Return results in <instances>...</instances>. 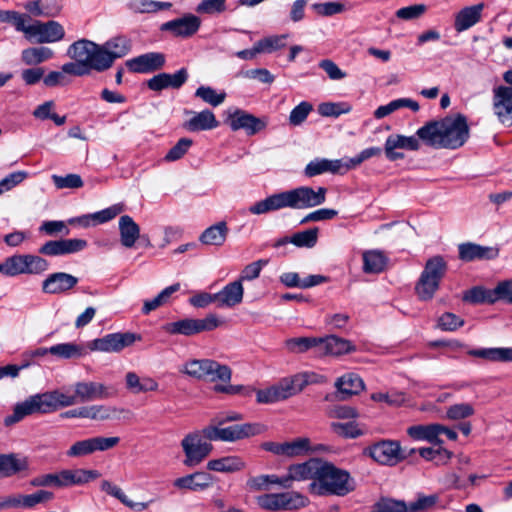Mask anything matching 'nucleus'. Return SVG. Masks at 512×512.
I'll return each instance as SVG.
<instances>
[{
  "instance_id": "f257e3e1",
  "label": "nucleus",
  "mask_w": 512,
  "mask_h": 512,
  "mask_svg": "<svg viewBox=\"0 0 512 512\" xmlns=\"http://www.w3.org/2000/svg\"><path fill=\"white\" fill-rule=\"evenodd\" d=\"M416 135L428 146L458 149L468 140L470 129L467 118L463 114H456L426 123L417 130Z\"/></svg>"
},
{
  "instance_id": "f03ea898",
  "label": "nucleus",
  "mask_w": 512,
  "mask_h": 512,
  "mask_svg": "<svg viewBox=\"0 0 512 512\" xmlns=\"http://www.w3.org/2000/svg\"><path fill=\"white\" fill-rule=\"evenodd\" d=\"M327 189L318 187L314 190L309 186H300L291 190L274 193L249 207L254 215L266 214L284 208L308 209L323 204L326 200Z\"/></svg>"
},
{
  "instance_id": "7ed1b4c3",
  "label": "nucleus",
  "mask_w": 512,
  "mask_h": 512,
  "mask_svg": "<svg viewBox=\"0 0 512 512\" xmlns=\"http://www.w3.org/2000/svg\"><path fill=\"white\" fill-rule=\"evenodd\" d=\"M355 487V480L348 471L321 460L316 481L309 484L308 490L316 496L343 497L353 492Z\"/></svg>"
},
{
  "instance_id": "20e7f679",
  "label": "nucleus",
  "mask_w": 512,
  "mask_h": 512,
  "mask_svg": "<svg viewBox=\"0 0 512 512\" xmlns=\"http://www.w3.org/2000/svg\"><path fill=\"white\" fill-rule=\"evenodd\" d=\"M319 378L314 372H300L284 377L275 385L257 390L256 401L260 404H271L286 400L300 393L306 386L319 383Z\"/></svg>"
},
{
  "instance_id": "39448f33",
  "label": "nucleus",
  "mask_w": 512,
  "mask_h": 512,
  "mask_svg": "<svg viewBox=\"0 0 512 512\" xmlns=\"http://www.w3.org/2000/svg\"><path fill=\"white\" fill-rule=\"evenodd\" d=\"M447 270V262L440 255L433 256L426 261L415 285V293L421 301H429L434 297Z\"/></svg>"
},
{
  "instance_id": "423d86ee",
  "label": "nucleus",
  "mask_w": 512,
  "mask_h": 512,
  "mask_svg": "<svg viewBox=\"0 0 512 512\" xmlns=\"http://www.w3.org/2000/svg\"><path fill=\"white\" fill-rule=\"evenodd\" d=\"M179 372L197 380L210 382L222 381L227 383L232 376L229 366L212 359L188 360L179 368Z\"/></svg>"
},
{
  "instance_id": "0eeeda50",
  "label": "nucleus",
  "mask_w": 512,
  "mask_h": 512,
  "mask_svg": "<svg viewBox=\"0 0 512 512\" xmlns=\"http://www.w3.org/2000/svg\"><path fill=\"white\" fill-rule=\"evenodd\" d=\"M67 56L84 64L91 70L97 72L105 71L106 63L104 53L101 52L100 45L88 39H79L73 42L67 49Z\"/></svg>"
},
{
  "instance_id": "6e6552de",
  "label": "nucleus",
  "mask_w": 512,
  "mask_h": 512,
  "mask_svg": "<svg viewBox=\"0 0 512 512\" xmlns=\"http://www.w3.org/2000/svg\"><path fill=\"white\" fill-rule=\"evenodd\" d=\"M221 321L215 314H208L203 319L184 318L167 323L163 330L170 335L193 336L205 331H212L221 325Z\"/></svg>"
},
{
  "instance_id": "1a4fd4ad",
  "label": "nucleus",
  "mask_w": 512,
  "mask_h": 512,
  "mask_svg": "<svg viewBox=\"0 0 512 512\" xmlns=\"http://www.w3.org/2000/svg\"><path fill=\"white\" fill-rule=\"evenodd\" d=\"M22 33L28 41L39 44L59 42L65 37L64 27L54 20L47 22L36 20L31 24L24 23Z\"/></svg>"
},
{
  "instance_id": "9d476101",
  "label": "nucleus",
  "mask_w": 512,
  "mask_h": 512,
  "mask_svg": "<svg viewBox=\"0 0 512 512\" xmlns=\"http://www.w3.org/2000/svg\"><path fill=\"white\" fill-rule=\"evenodd\" d=\"M181 447L185 455L183 464L187 467L199 465L212 451L210 442L203 440L200 432H191L181 440Z\"/></svg>"
},
{
  "instance_id": "9b49d317",
  "label": "nucleus",
  "mask_w": 512,
  "mask_h": 512,
  "mask_svg": "<svg viewBox=\"0 0 512 512\" xmlns=\"http://www.w3.org/2000/svg\"><path fill=\"white\" fill-rule=\"evenodd\" d=\"M365 453L382 465H395L406 458L399 442L393 440L377 442L366 448Z\"/></svg>"
},
{
  "instance_id": "f8f14e48",
  "label": "nucleus",
  "mask_w": 512,
  "mask_h": 512,
  "mask_svg": "<svg viewBox=\"0 0 512 512\" xmlns=\"http://www.w3.org/2000/svg\"><path fill=\"white\" fill-rule=\"evenodd\" d=\"M45 405L46 403L43 402L41 393L31 395L24 401L15 404L13 413L4 418L3 424L6 427H11L22 421L25 417L35 414H47Z\"/></svg>"
},
{
  "instance_id": "ddd939ff",
  "label": "nucleus",
  "mask_w": 512,
  "mask_h": 512,
  "mask_svg": "<svg viewBox=\"0 0 512 512\" xmlns=\"http://www.w3.org/2000/svg\"><path fill=\"white\" fill-rule=\"evenodd\" d=\"M492 109L505 127L512 126V87L500 85L493 89Z\"/></svg>"
},
{
  "instance_id": "4468645a",
  "label": "nucleus",
  "mask_w": 512,
  "mask_h": 512,
  "mask_svg": "<svg viewBox=\"0 0 512 512\" xmlns=\"http://www.w3.org/2000/svg\"><path fill=\"white\" fill-rule=\"evenodd\" d=\"M140 336L134 333H111L102 338H97L88 344L92 351L119 352L125 347L132 345Z\"/></svg>"
},
{
  "instance_id": "2eb2a0df",
  "label": "nucleus",
  "mask_w": 512,
  "mask_h": 512,
  "mask_svg": "<svg viewBox=\"0 0 512 512\" xmlns=\"http://www.w3.org/2000/svg\"><path fill=\"white\" fill-rule=\"evenodd\" d=\"M79 279L66 272H54L49 274L42 282L41 289L45 294L66 295L73 290Z\"/></svg>"
},
{
  "instance_id": "dca6fc26",
  "label": "nucleus",
  "mask_w": 512,
  "mask_h": 512,
  "mask_svg": "<svg viewBox=\"0 0 512 512\" xmlns=\"http://www.w3.org/2000/svg\"><path fill=\"white\" fill-rule=\"evenodd\" d=\"M88 243L84 239L50 240L39 248V253L45 256L56 257L74 254L84 250Z\"/></svg>"
},
{
  "instance_id": "f3484780",
  "label": "nucleus",
  "mask_w": 512,
  "mask_h": 512,
  "mask_svg": "<svg viewBox=\"0 0 512 512\" xmlns=\"http://www.w3.org/2000/svg\"><path fill=\"white\" fill-rule=\"evenodd\" d=\"M201 26V19L194 14H185L181 18L165 22L162 31H169L176 37L189 38L196 34Z\"/></svg>"
},
{
  "instance_id": "a211bd4d",
  "label": "nucleus",
  "mask_w": 512,
  "mask_h": 512,
  "mask_svg": "<svg viewBox=\"0 0 512 512\" xmlns=\"http://www.w3.org/2000/svg\"><path fill=\"white\" fill-rule=\"evenodd\" d=\"M101 476L94 469H62L58 471L59 489L88 484Z\"/></svg>"
},
{
  "instance_id": "6ab92c4d",
  "label": "nucleus",
  "mask_w": 512,
  "mask_h": 512,
  "mask_svg": "<svg viewBox=\"0 0 512 512\" xmlns=\"http://www.w3.org/2000/svg\"><path fill=\"white\" fill-rule=\"evenodd\" d=\"M165 55L160 52H149L126 61V67L134 73H152L165 65Z\"/></svg>"
},
{
  "instance_id": "aec40b11",
  "label": "nucleus",
  "mask_w": 512,
  "mask_h": 512,
  "mask_svg": "<svg viewBox=\"0 0 512 512\" xmlns=\"http://www.w3.org/2000/svg\"><path fill=\"white\" fill-rule=\"evenodd\" d=\"M419 137L415 136H404V135H390L387 137L385 142V154L390 161H396L403 159L404 154L396 152L395 149H406L416 151L420 148Z\"/></svg>"
},
{
  "instance_id": "412c9836",
  "label": "nucleus",
  "mask_w": 512,
  "mask_h": 512,
  "mask_svg": "<svg viewBox=\"0 0 512 512\" xmlns=\"http://www.w3.org/2000/svg\"><path fill=\"white\" fill-rule=\"evenodd\" d=\"M74 392L78 403L107 399L112 395L106 385L93 381H80L75 383Z\"/></svg>"
},
{
  "instance_id": "4be33fe9",
  "label": "nucleus",
  "mask_w": 512,
  "mask_h": 512,
  "mask_svg": "<svg viewBox=\"0 0 512 512\" xmlns=\"http://www.w3.org/2000/svg\"><path fill=\"white\" fill-rule=\"evenodd\" d=\"M459 259L465 262L475 260H492L498 257L499 249L494 246H482L472 242L462 243L458 246Z\"/></svg>"
},
{
  "instance_id": "5701e85b",
  "label": "nucleus",
  "mask_w": 512,
  "mask_h": 512,
  "mask_svg": "<svg viewBox=\"0 0 512 512\" xmlns=\"http://www.w3.org/2000/svg\"><path fill=\"white\" fill-rule=\"evenodd\" d=\"M229 125L233 131L243 129L248 135H254L266 126L260 118L240 109L229 116Z\"/></svg>"
},
{
  "instance_id": "b1692460",
  "label": "nucleus",
  "mask_w": 512,
  "mask_h": 512,
  "mask_svg": "<svg viewBox=\"0 0 512 512\" xmlns=\"http://www.w3.org/2000/svg\"><path fill=\"white\" fill-rule=\"evenodd\" d=\"M101 52L104 53L106 63L105 71L112 67L114 61L118 58L124 57L131 49V42L128 38L123 36L114 37L104 44L100 45Z\"/></svg>"
},
{
  "instance_id": "393cba45",
  "label": "nucleus",
  "mask_w": 512,
  "mask_h": 512,
  "mask_svg": "<svg viewBox=\"0 0 512 512\" xmlns=\"http://www.w3.org/2000/svg\"><path fill=\"white\" fill-rule=\"evenodd\" d=\"M29 469L30 461L27 456L17 453L0 454V477L7 478L27 473Z\"/></svg>"
},
{
  "instance_id": "a878e982",
  "label": "nucleus",
  "mask_w": 512,
  "mask_h": 512,
  "mask_svg": "<svg viewBox=\"0 0 512 512\" xmlns=\"http://www.w3.org/2000/svg\"><path fill=\"white\" fill-rule=\"evenodd\" d=\"M264 431V426L259 423H243L222 428V441L235 442L255 435H259Z\"/></svg>"
},
{
  "instance_id": "bb28decb",
  "label": "nucleus",
  "mask_w": 512,
  "mask_h": 512,
  "mask_svg": "<svg viewBox=\"0 0 512 512\" xmlns=\"http://www.w3.org/2000/svg\"><path fill=\"white\" fill-rule=\"evenodd\" d=\"M244 288L240 280L228 283L214 294L219 306L234 307L243 300Z\"/></svg>"
},
{
  "instance_id": "cd10ccee",
  "label": "nucleus",
  "mask_w": 512,
  "mask_h": 512,
  "mask_svg": "<svg viewBox=\"0 0 512 512\" xmlns=\"http://www.w3.org/2000/svg\"><path fill=\"white\" fill-rule=\"evenodd\" d=\"M484 4L479 3L461 9L455 16L454 28L457 32H463L481 20Z\"/></svg>"
},
{
  "instance_id": "c85d7f7f",
  "label": "nucleus",
  "mask_w": 512,
  "mask_h": 512,
  "mask_svg": "<svg viewBox=\"0 0 512 512\" xmlns=\"http://www.w3.org/2000/svg\"><path fill=\"white\" fill-rule=\"evenodd\" d=\"M193 116L184 123L183 127L190 132L212 130L219 126L214 113L208 109L201 112H190Z\"/></svg>"
},
{
  "instance_id": "c756f323",
  "label": "nucleus",
  "mask_w": 512,
  "mask_h": 512,
  "mask_svg": "<svg viewBox=\"0 0 512 512\" xmlns=\"http://www.w3.org/2000/svg\"><path fill=\"white\" fill-rule=\"evenodd\" d=\"M335 387L341 394L340 400L359 394L364 390L365 384L362 378L355 373H347L339 377L335 382Z\"/></svg>"
},
{
  "instance_id": "7c9ffc66",
  "label": "nucleus",
  "mask_w": 512,
  "mask_h": 512,
  "mask_svg": "<svg viewBox=\"0 0 512 512\" xmlns=\"http://www.w3.org/2000/svg\"><path fill=\"white\" fill-rule=\"evenodd\" d=\"M354 347L348 340L334 335L318 338V354L338 356L352 351Z\"/></svg>"
},
{
  "instance_id": "2f4dec72",
  "label": "nucleus",
  "mask_w": 512,
  "mask_h": 512,
  "mask_svg": "<svg viewBox=\"0 0 512 512\" xmlns=\"http://www.w3.org/2000/svg\"><path fill=\"white\" fill-rule=\"evenodd\" d=\"M213 483V477L207 472H195L184 477L177 478L174 486L179 489H188L192 491H201Z\"/></svg>"
},
{
  "instance_id": "473e14b6",
  "label": "nucleus",
  "mask_w": 512,
  "mask_h": 512,
  "mask_svg": "<svg viewBox=\"0 0 512 512\" xmlns=\"http://www.w3.org/2000/svg\"><path fill=\"white\" fill-rule=\"evenodd\" d=\"M279 279L280 282L288 288L301 289L311 288L327 281V278L322 275H309L301 279L296 272H285L280 275Z\"/></svg>"
},
{
  "instance_id": "72a5a7b5",
  "label": "nucleus",
  "mask_w": 512,
  "mask_h": 512,
  "mask_svg": "<svg viewBox=\"0 0 512 512\" xmlns=\"http://www.w3.org/2000/svg\"><path fill=\"white\" fill-rule=\"evenodd\" d=\"M321 464V459L312 458L304 463L293 464L288 467L290 478L295 481L311 479L316 481L317 473Z\"/></svg>"
},
{
  "instance_id": "f704fd0d",
  "label": "nucleus",
  "mask_w": 512,
  "mask_h": 512,
  "mask_svg": "<svg viewBox=\"0 0 512 512\" xmlns=\"http://www.w3.org/2000/svg\"><path fill=\"white\" fill-rule=\"evenodd\" d=\"M119 232L121 244L131 248L140 236V227L131 216L123 215L119 218Z\"/></svg>"
},
{
  "instance_id": "c9c22d12",
  "label": "nucleus",
  "mask_w": 512,
  "mask_h": 512,
  "mask_svg": "<svg viewBox=\"0 0 512 512\" xmlns=\"http://www.w3.org/2000/svg\"><path fill=\"white\" fill-rule=\"evenodd\" d=\"M245 467V461L240 456L236 455L212 459L207 463L208 470L221 473H234L243 470Z\"/></svg>"
},
{
  "instance_id": "e433bc0d",
  "label": "nucleus",
  "mask_w": 512,
  "mask_h": 512,
  "mask_svg": "<svg viewBox=\"0 0 512 512\" xmlns=\"http://www.w3.org/2000/svg\"><path fill=\"white\" fill-rule=\"evenodd\" d=\"M54 57V52L46 46L28 47L21 52V61L27 66L39 67L38 65Z\"/></svg>"
},
{
  "instance_id": "4c0bfd02",
  "label": "nucleus",
  "mask_w": 512,
  "mask_h": 512,
  "mask_svg": "<svg viewBox=\"0 0 512 512\" xmlns=\"http://www.w3.org/2000/svg\"><path fill=\"white\" fill-rule=\"evenodd\" d=\"M43 402L46 403L45 408L47 413L56 411L59 407L72 406L77 402L75 393L73 395H67L60 391H51L41 393Z\"/></svg>"
},
{
  "instance_id": "58836bf2",
  "label": "nucleus",
  "mask_w": 512,
  "mask_h": 512,
  "mask_svg": "<svg viewBox=\"0 0 512 512\" xmlns=\"http://www.w3.org/2000/svg\"><path fill=\"white\" fill-rule=\"evenodd\" d=\"M343 163L341 160H329V159H315L310 161L305 169L304 173L307 177H314L326 172H331L333 174L340 172L343 167Z\"/></svg>"
},
{
  "instance_id": "ea45409f",
  "label": "nucleus",
  "mask_w": 512,
  "mask_h": 512,
  "mask_svg": "<svg viewBox=\"0 0 512 512\" xmlns=\"http://www.w3.org/2000/svg\"><path fill=\"white\" fill-rule=\"evenodd\" d=\"M228 231L226 222L221 221L205 229L199 240L205 245L221 246L226 241Z\"/></svg>"
},
{
  "instance_id": "a19ab883",
  "label": "nucleus",
  "mask_w": 512,
  "mask_h": 512,
  "mask_svg": "<svg viewBox=\"0 0 512 512\" xmlns=\"http://www.w3.org/2000/svg\"><path fill=\"white\" fill-rule=\"evenodd\" d=\"M441 424L413 425L407 429V434L414 440H426L431 443L441 444L438 438Z\"/></svg>"
},
{
  "instance_id": "79ce46f5",
  "label": "nucleus",
  "mask_w": 512,
  "mask_h": 512,
  "mask_svg": "<svg viewBox=\"0 0 512 512\" xmlns=\"http://www.w3.org/2000/svg\"><path fill=\"white\" fill-rule=\"evenodd\" d=\"M388 258L380 250H369L363 253V271L369 274H378L384 271Z\"/></svg>"
},
{
  "instance_id": "37998d69",
  "label": "nucleus",
  "mask_w": 512,
  "mask_h": 512,
  "mask_svg": "<svg viewBox=\"0 0 512 512\" xmlns=\"http://www.w3.org/2000/svg\"><path fill=\"white\" fill-rule=\"evenodd\" d=\"M172 7L170 2H161L154 0H131L127 3V8L134 13H154L159 10H168Z\"/></svg>"
},
{
  "instance_id": "c03bdc74",
  "label": "nucleus",
  "mask_w": 512,
  "mask_h": 512,
  "mask_svg": "<svg viewBox=\"0 0 512 512\" xmlns=\"http://www.w3.org/2000/svg\"><path fill=\"white\" fill-rule=\"evenodd\" d=\"M25 254H17L7 257L3 263H0V273L14 277L25 274Z\"/></svg>"
},
{
  "instance_id": "a18cd8bd",
  "label": "nucleus",
  "mask_w": 512,
  "mask_h": 512,
  "mask_svg": "<svg viewBox=\"0 0 512 512\" xmlns=\"http://www.w3.org/2000/svg\"><path fill=\"white\" fill-rule=\"evenodd\" d=\"M311 451L310 440L308 438H297L291 442L283 443L282 456L298 457L305 456Z\"/></svg>"
},
{
  "instance_id": "49530a36",
  "label": "nucleus",
  "mask_w": 512,
  "mask_h": 512,
  "mask_svg": "<svg viewBox=\"0 0 512 512\" xmlns=\"http://www.w3.org/2000/svg\"><path fill=\"white\" fill-rule=\"evenodd\" d=\"M285 347L292 353H303L309 349L315 348L318 350V338L313 337H299L290 338L285 341ZM318 353V351H316Z\"/></svg>"
},
{
  "instance_id": "de8ad7c7",
  "label": "nucleus",
  "mask_w": 512,
  "mask_h": 512,
  "mask_svg": "<svg viewBox=\"0 0 512 512\" xmlns=\"http://www.w3.org/2000/svg\"><path fill=\"white\" fill-rule=\"evenodd\" d=\"M280 502L282 510L291 511L305 507L309 500L298 492H283L280 493Z\"/></svg>"
},
{
  "instance_id": "09e8293b",
  "label": "nucleus",
  "mask_w": 512,
  "mask_h": 512,
  "mask_svg": "<svg viewBox=\"0 0 512 512\" xmlns=\"http://www.w3.org/2000/svg\"><path fill=\"white\" fill-rule=\"evenodd\" d=\"M54 499V493L49 490L40 489L32 494H21L22 508L31 509L41 503H46Z\"/></svg>"
},
{
  "instance_id": "8fccbe9b",
  "label": "nucleus",
  "mask_w": 512,
  "mask_h": 512,
  "mask_svg": "<svg viewBox=\"0 0 512 512\" xmlns=\"http://www.w3.org/2000/svg\"><path fill=\"white\" fill-rule=\"evenodd\" d=\"M31 17L26 13H19L14 10L0 9V23L11 24L17 32H22L24 23L30 22Z\"/></svg>"
},
{
  "instance_id": "3c124183",
  "label": "nucleus",
  "mask_w": 512,
  "mask_h": 512,
  "mask_svg": "<svg viewBox=\"0 0 512 512\" xmlns=\"http://www.w3.org/2000/svg\"><path fill=\"white\" fill-rule=\"evenodd\" d=\"M195 96L202 99L205 103L217 107L224 102L226 93H217L216 90L210 86H200L196 89Z\"/></svg>"
},
{
  "instance_id": "603ef678",
  "label": "nucleus",
  "mask_w": 512,
  "mask_h": 512,
  "mask_svg": "<svg viewBox=\"0 0 512 512\" xmlns=\"http://www.w3.org/2000/svg\"><path fill=\"white\" fill-rule=\"evenodd\" d=\"M226 10V0H201L195 8L200 15H219Z\"/></svg>"
},
{
  "instance_id": "864d4df0",
  "label": "nucleus",
  "mask_w": 512,
  "mask_h": 512,
  "mask_svg": "<svg viewBox=\"0 0 512 512\" xmlns=\"http://www.w3.org/2000/svg\"><path fill=\"white\" fill-rule=\"evenodd\" d=\"M318 239V228H310L297 232L291 236V243L297 247L312 248L316 245Z\"/></svg>"
},
{
  "instance_id": "5fc2aeb1",
  "label": "nucleus",
  "mask_w": 512,
  "mask_h": 512,
  "mask_svg": "<svg viewBox=\"0 0 512 512\" xmlns=\"http://www.w3.org/2000/svg\"><path fill=\"white\" fill-rule=\"evenodd\" d=\"M373 508L375 512H408L405 501L389 497L380 498Z\"/></svg>"
},
{
  "instance_id": "6e6d98bb",
  "label": "nucleus",
  "mask_w": 512,
  "mask_h": 512,
  "mask_svg": "<svg viewBox=\"0 0 512 512\" xmlns=\"http://www.w3.org/2000/svg\"><path fill=\"white\" fill-rule=\"evenodd\" d=\"M313 111V105L310 102L302 101L295 106L289 115V124L292 126L301 125Z\"/></svg>"
},
{
  "instance_id": "4d7b16f0",
  "label": "nucleus",
  "mask_w": 512,
  "mask_h": 512,
  "mask_svg": "<svg viewBox=\"0 0 512 512\" xmlns=\"http://www.w3.org/2000/svg\"><path fill=\"white\" fill-rule=\"evenodd\" d=\"M330 428L335 434L344 438L353 439L362 435V431L355 422H332Z\"/></svg>"
},
{
  "instance_id": "13d9d810",
  "label": "nucleus",
  "mask_w": 512,
  "mask_h": 512,
  "mask_svg": "<svg viewBox=\"0 0 512 512\" xmlns=\"http://www.w3.org/2000/svg\"><path fill=\"white\" fill-rule=\"evenodd\" d=\"M25 274H41L48 270L49 263L46 259L32 254H25Z\"/></svg>"
},
{
  "instance_id": "bf43d9fd",
  "label": "nucleus",
  "mask_w": 512,
  "mask_h": 512,
  "mask_svg": "<svg viewBox=\"0 0 512 512\" xmlns=\"http://www.w3.org/2000/svg\"><path fill=\"white\" fill-rule=\"evenodd\" d=\"M51 179L57 189H77L84 185L81 176L78 174H67L65 176L54 174L51 176Z\"/></svg>"
},
{
  "instance_id": "052dcab7",
  "label": "nucleus",
  "mask_w": 512,
  "mask_h": 512,
  "mask_svg": "<svg viewBox=\"0 0 512 512\" xmlns=\"http://www.w3.org/2000/svg\"><path fill=\"white\" fill-rule=\"evenodd\" d=\"M438 501V496L433 495H418L417 499L407 504L408 512H427Z\"/></svg>"
},
{
  "instance_id": "680f3d73",
  "label": "nucleus",
  "mask_w": 512,
  "mask_h": 512,
  "mask_svg": "<svg viewBox=\"0 0 512 512\" xmlns=\"http://www.w3.org/2000/svg\"><path fill=\"white\" fill-rule=\"evenodd\" d=\"M311 8L320 16L329 17L345 11V5L339 1L314 3Z\"/></svg>"
},
{
  "instance_id": "e2e57ef3",
  "label": "nucleus",
  "mask_w": 512,
  "mask_h": 512,
  "mask_svg": "<svg viewBox=\"0 0 512 512\" xmlns=\"http://www.w3.org/2000/svg\"><path fill=\"white\" fill-rule=\"evenodd\" d=\"M475 413L474 407L469 403H457L447 408L446 417L450 420H462Z\"/></svg>"
},
{
  "instance_id": "0e129e2a",
  "label": "nucleus",
  "mask_w": 512,
  "mask_h": 512,
  "mask_svg": "<svg viewBox=\"0 0 512 512\" xmlns=\"http://www.w3.org/2000/svg\"><path fill=\"white\" fill-rule=\"evenodd\" d=\"M49 352L52 355L60 358L69 359L81 355V349L74 343H61L49 348Z\"/></svg>"
},
{
  "instance_id": "69168bd1",
  "label": "nucleus",
  "mask_w": 512,
  "mask_h": 512,
  "mask_svg": "<svg viewBox=\"0 0 512 512\" xmlns=\"http://www.w3.org/2000/svg\"><path fill=\"white\" fill-rule=\"evenodd\" d=\"M87 418L92 420L104 421L111 419L117 412V409L106 405H92L86 407Z\"/></svg>"
},
{
  "instance_id": "338daca9",
  "label": "nucleus",
  "mask_w": 512,
  "mask_h": 512,
  "mask_svg": "<svg viewBox=\"0 0 512 512\" xmlns=\"http://www.w3.org/2000/svg\"><path fill=\"white\" fill-rule=\"evenodd\" d=\"M92 453L94 452L91 438L76 441L66 451V455L71 458L84 457Z\"/></svg>"
},
{
  "instance_id": "774afa93",
  "label": "nucleus",
  "mask_w": 512,
  "mask_h": 512,
  "mask_svg": "<svg viewBox=\"0 0 512 512\" xmlns=\"http://www.w3.org/2000/svg\"><path fill=\"white\" fill-rule=\"evenodd\" d=\"M427 11L425 4H414L402 7L396 11V16L401 20H415L420 18Z\"/></svg>"
}]
</instances>
